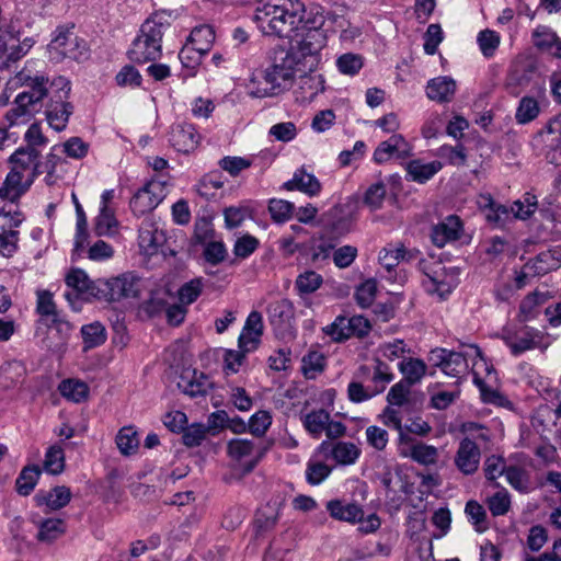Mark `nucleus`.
<instances>
[{"label": "nucleus", "instance_id": "f257e3e1", "mask_svg": "<svg viewBox=\"0 0 561 561\" xmlns=\"http://www.w3.org/2000/svg\"><path fill=\"white\" fill-rule=\"evenodd\" d=\"M278 2L260 4L255 9L254 21L265 35L289 37L300 28L306 7L300 0H278Z\"/></svg>", "mask_w": 561, "mask_h": 561}, {"label": "nucleus", "instance_id": "f03ea898", "mask_svg": "<svg viewBox=\"0 0 561 561\" xmlns=\"http://www.w3.org/2000/svg\"><path fill=\"white\" fill-rule=\"evenodd\" d=\"M39 150L19 148L9 158L11 171L0 187V198L11 203L16 202L41 174Z\"/></svg>", "mask_w": 561, "mask_h": 561}, {"label": "nucleus", "instance_id": "7ed1b4c3", "mask_svg": "<svg viewBox=\"0 0 561 561\" xmlns=\"http://www.w3.org/2000/svg\"><path fill=\"white\" fill-rule=\"evenodd\" d=\"M175 15L171 11L153 12L142 24L128 50L129 59L137 64L157 60L162 54V37Z\"/></svg>", "mask_w": 561, "mask_h": 561}, {"label": "nucleus", "instance_id": "20e7f679", "mask_svg": "<svg viewBox=\"0 0 561 561\" xmlns=\"http://www.w3.org/2000/svg\"><path fill=\"white\" fill-rule=\"evenodd\" d=\"M298 64L295 51L282 50L267 68L252 75L249 83L250 94L255 98L277 95L291 83Z\"/></svg>", "mask_w": 561, "mask_h": 561}, {"label": "nucleus", "instance_id": "39448f33", "mask_svg": "<svg viewBox=\"0 0 561 561\" xmlns=\"http://www.w3.org/2000/svg\"><path fill=\"white\" fill-rule=\"evenodd\" d=\"M49 58L54 62L65 59L80 61L88 56L87 43L73 32V25L59 26L48 45Z\"/></svg>", "mask_w": 561, "mask_h": 561}, {"label": "nucleus", "instance_id": "423d86ee", "mask_svg": "<svg viewBox=\"0 0 561 561\" xmlns=\"http://www.w3.org/2000/svg\"><path fill=\"white\" fill-rule=\"evenodd\" d=\"M50 89L54 95L49 99L46 108V117L51 128L61 131L66 128L73 106L68 102L71 85L65 77H56L51 80Z\"/></svg>", "mask_w": 561, "mask_h": 561}, {"label": "nucleus", "instance_id": "0eeeda50", "mask_svg": "<svg viewBox=\"0 0 561 561\" xmlns=\"http://www.w3.org/2000/svg\"><path fill=\"white\" fill-rule=\"evenodd\" d=\"M66 284L72 289V291H67L65 297L73 307V309H79L76 307V302L78 300H102L104 297L102 291L103 280H91L87 273L80 268L71 270L67 274Z\"/></svg>", "mask_w": 561, "mask_h": 561}, {"label": "nucleus", "instance_id": "6e6552de", "mask_svg": "<svg viewBox=\"0 0 561 561\" xmlns=\"http://www.w3.org/2000/svg\"><path fill=\"white\" fill-rule=\"evenodd\" d=\"M501 337L514 356H519L536 348L545 351L549 346L547 336L542 331L527 325L515 331L504 330Z\"/></svg>", "mask_w": 561, "mask_h": 561}, {"label": "nucleus", "instance_id": "1a4fd4ad", "mask_svg": "<svg viewBox=\"0 0 561 561\" xmlns=\"http://www.w3.org/2000/svg\"><path fill=\"white\" fill-rule=\"evenodd\" d=\"M33 45L32 38L21 39L20 32L12 26L0 27V70L25 56Z\"/></svg>", "mask_w": 561, "mask_h": 561}, {"label": "nucleus", "instance_id": "9d476101", "mask_svg": "<svg viewBox=\"0 0 561 561\" xmlns=\"http://www.w3.org/2000/svg\"><path fill=\"white\" fill-rule=\"evenodd\" d=\"M16 84L25 88L20 94H24L28 103L35 104L37 107H42V101L54 95L50 83L51 81L42 73L32 72L27 68H23L19 71L14 78Z\"/></svg>", "mask_w": 561, "mask_h": 561}, {"label": "nucleus", "instance_id": "9b49d317", "mask_svg": "<svg viewBox=\"0 0 561 561\" xmlns=\"http://www.w3.org/2000/svg\"><path fill=\"white\" fill-rule=\"evenodd\" d=\"M142 289L141 279L133 273H126L108 280H103L102 291L105 301H119L122 299H136Z\"/></svg>", "mask_w": 561, "mask_h": 561}, {"label": "nucleus", "instance_id": "f8f14e48", "mask_svg": "<svg viewBox=\"0 0 561 561\" xmlns=\"http://www.w3.org/2000/svg\"><path fill=\"white\" fill-rule=\"evenodd\" d=\"M165 196V183L151 180L134 194L130 199V209L136 216H142L158 207Z\"/></svg>", "mask_w": 561, "mask_h": 561}, {"label": "nucleus", "instance_id": "ddd939ff", "mask_svg": "<svg viewBox=\"0 0 561 561\" xmlns=\"http://www.w3.org/2000/svg\"><path fill=\"white\" fill-rule=\"evenodd\" d=\"M371 325L363 316L352 318L337 317L334 322L323 328V332L332 340L340 342L351 336L364 337L370 332Z\"/></svg>", "mask_w": 561, "mask_h": 561}, {"label": "nucleus", "instance_id": "4468645a", "mask_svg": "<svg viewBox=\"0 0 561 561\" xmlns=\"http://www.w3.org/2000/svg\"><path fill=\"white\" fill-rule=\"evenodd\" d=\"M23 221L19 211H0V254L10 257L18 249L19 231L15 230Z\"/></svg>", "mask_w": 561, "mask_h": 561}, {"label": "nucleus", "instance_id": "2eb2a0df", "mask_svg": "<svg viewBox=\"0 0 561 561\" xmlns=\"http://www.w3.org/2000/svg\"><path fill=\"white\" fill-rule=\"evenodd\" d=\"M420 270L434 286L440 296L449 294L456 286V274L448 272L440 262L421 261Z\"/></svg>", "mask_w": 561, "mask_h": 561}, {"label": "nucleus", "instance_id": "dca6fc26", "mask_svg": "<svg viewBox=\"0 0 561 561\" xmlns=\"http://www.w3.org/2000/svg\"><path fill=\"white\" fill-rule=\"evenodd\" d=\"M431 360L450 377H460L468 370V360L462 353L436 348L431 352Z\"/></svg>", "mask_w": 561, "mask_h": 561}, {"label": "nucleus", "instance_id": "f3484780", "mask_svg": "<svg viewBox=\"0 0 561 561\" xmlns=\"http://www.w3.org/2000/svg\"><path fill=\"white\" fill-rule=\"evenodd\" d=\"M301 38L296 45L291 46L289 51H295L299 62L301 58L317 57L319 53L327 46L328 35L323 28L302 30Z\"/></svg>", "mask_w": 561, "mask_h": 561}, {"label": "nucleus", "instance_id": "a211bd4d", "mask_svg": "<svg viewBox=\"0 0 561 561\" xmlns=\"http://www.w3.org/2000/svg\"><path fill=\"white\" fill-rule=\"evenodd\" d=\"M412 147L400 134H393L389 139L381 141L374 152V160L383 163L392 157L405 159L411 156Z\"/></svg>", "mask_w": 561, "mask_h": 561}, {"label": "nucleus", "instance_id": "6ab92c4d", "mask_svg": "<svg viewBox=\"0 0 561 561\" xmlns=\"http://www.w3.org/2000/svg\"><path fill=\"white\" fill-rule=\"evenodd\" d=\"M266 453V447L253 440L236 438L228 443V454L236 460H250L249 470L253 469Z\"/></svg>", "mask_w": 561, "mask_h": 561}, {"label": "nucleus", "instance_id": "aec40b11", "mask_svg": "<svg viewBox=\"0 0 561 561\" xmlns=\"http://www.w3.org/2000/svg\"><path fill=\"white\" fill-rule=\"evenodd\" d=\"M201 135L197 133L194 125L188 123H181L173 126L170 135L171 145L179 152L190 153L194 151L199 142Z\"/></svg>", "mask_w": 561, "mask_h": 561}, {"label": "nucleus", "instance_id": "412c9836", "mask_svg": "<svg viewBox=\"0 0 561 561\" xmlns=\"http://www.w3.org/2000/svg\"><path fill=\"white\" fill-rule=\"evenodd\" d=\"M480 458L481 453L478 445L469 438H463L456 453L455 465L463 474H473L479 468Z\"/></svg>", "mask_w": 561, "mask_h": 561}, {"label": "nucleus", "instance_id": "4be33fe9", "mask_svg": "<svg viewBox=\"0 0 561 561\" xmlns=\"http://www.w3.org/2000/svg\"><path fill=\"white\" fill-rule=\"evenodd\" d=\"M461 230L462 224L459 217L450 215L433 227L431 238L436 247L443 248L448 242L458 240Z\"/></svg>", "mask_w": 561, "mask_h": 561}, {"label": "nucleus", "instance_id": "5701e85b", "mask_svg": "<svg viewBox=\"0 0 561 561\" xmlns=\"http://www.w3.org/2000/svg\"><path fill=\"white\" fill-rule=\"evenodd\" d=\"M533 43L537 49L561 59V38L550 27L537 26L533 32Z\"/></svg>", "mask_w": 561, "mask_h": 561}, {"label": "nucleus", "instance_id": "b1692460", "mask_svg": "<svg viewBox=\"0 0 561 561\" xmlns=\"http://www.w3.org/2000/svg\"><path fill=\"white\" fill-rule=\"evenodd\" d=\"M284 188L287 191L296 190L313 197L319 195L322 185L312 173L307 172L305 168H300L295 171L291 180L284 183Z\"/></svg>", "mask_w": 561, "mask_h": 561}, {"label": "nucleus", "instance_id": "393cba45", "mask_svg": "<svg viewBox=\"0 0 561 561\" xmlns=\"http://www.w3.org/2000/svg\"><path fill=\"white\" fill-rule=\"evenodd\" d=\"M456 81L448 76L431 79L426 85V95L432 101L448 103L456 93Z\"/></svg>", "mask_w": 561, "mask_h": 561}, {"label": "nucleus", "instance_id": "a878e982", "mask_svg": "<svg viewBox=\"0 0 561 561\" xmlns=\"http://www.w3.org/2000/svg\"><path fill=\"white\" fill-rule=\"evenodd\" d=\"M561 266V259L558 251L548 250L539 253L534 260L525 265L533 276L545 275Z\"/></svg>", "mask_w": 561, "mask_h": 561}, {"label": "nucleus", "instance_id": "bb28decb", "mask_svg": "<svg viewBox=\"0 0 561 561\" xmlns=\"http://www.w3.org/2000/svg\"><path fill=\"white\" fill-rule=\"evenodd\" d=\"M327 510L333 518L353 524L360 522L364 517V511L355 503L333 500L328 502Z\"/></svg>", "mask_w": 561, "mask_h": 561}, {"label": "nucleus", "instance_id": "cd10ccee", "mask_svg": "<svg viewBox=\"0 0 561 561\" xmlns=\"http://www.w3.org/2000/svg\"><path fill=\"white\" fill-rule=\"evenodd\" d=\"M266 312L274 328H283L294 318V305L288 299L274 300L268 304Z\"/></svg>", "mask_w": 561, "mask_h": 561}, {"label": "nucleus", "instance_id": "c85d7f7f", "mask_svg": "<svg viewBox=\"0 0 561 561\" xmlns=\"http://www.w3.org/2000/svg\"><path fill=\"white\" fill-rule=\"evenodd\" d=\"M24 94H18L13 106L7 112L5 119L10 126L26 123L34 113L39 111L35 104L28 103Z\"/></svg>", "mask_w": 561, "mask_h": 561}, {"label": "nucleus", "instance_id": "c756f323", "mask_svg": "<svg viewBox=\"0 0 561 561\" xmlns=\"http://www.w3.org/2000/svg\"><path fill=\"white\" fill-rule=\"evenodd\" d=\"M442 168V162L437 160L428 163H424L421 160H412L408 163L407 171L412 181L425 183L440 171Z\"/></svg>", "mask_w": 561, "mask_h": 561}, {"label": "nucleus", "instance_id": "7c9ffc66", "mask_svg": "<svg viewBox=\"0 0 561 561\" xmlns=\"http://www.w3.org/2000/svg\"><path fill=\"white\" fill-rule=\"evenodd\" d=\"M164 241V233L152 226L141 227L139 230V248L147 255L156 254Z\"/></svg>", "mask_w": 561, "mask_h": 561}, {"label": "nucleus", "instance_id": "2f4dec72", "mask_svg": "<svg viewBox=\"0 0 561 561\" xmlns=\"http://www.w3.org/2000/svg\"><path fill=\"white\" fill-rule=\"evenodd\" d=\"M179 386L192 398L203 397L211 389V381L203 373L193 371L192 376H183Z\"/></svg>", "mask_w": 561, "mask_h": 561}, {"label": "nucleus", "instance_id": "473e14b6", "mask_svg": "<svg viewBox=\"0 0 561 561\" xmlns=\"http://www.w3.org/2000/svg\"><path fill=\"white\" fill-rule=\"evenodd\" d=\"M35 500L38 505L45 504L53 511L60 510L65 507L71 500L70 489L60 485L50 490L48 493H38L35 496Z\"/></svg>", "mask_w": 561, "mask_h": 561}, {"label": "nucleus", "instance_id": "72a5a7b5", "mask_svg": "<svg viewBox=\"0 0 561 561\" xmlns=\"http://www.w3.org/2000/svg\"><path fill=\"white\" fill-rule=\"evenodd\" d=\"M215 41V32L209 25H199L192 30L187 44L198 54H207Z\"/></svg>", "mask_w": 561, "mask_h": 561}, {"label": "nucleus", "instance_id": "f704fd0d", "mask_svg": "<svg viewBox=\"0 0 561 561\" xmlns=\"http://www.w3.org/2000/svg\"><path fill=\"white\" fill-rule=\"evenodd\" d=\"M280 516V504L268 503L265 506L257 510L255 515V527L260 533H266L272 530Z\"/></svg>", "mask_w": 561, "mask_h": 561}, {"label": "nucleus", "instance_id": "c9c22d12", "mask_svg": "<svg viewBox=\"0 0 561 561\" xmlns=\"http://www.w3.org/2000/svg\"><path fill=\"white\" fill-rule=\"evenodd\" d=\"M413 257V253L408 251L402 244L386 247L379 253V262L388 272L396 267L401 261H409Z\"/></svg>", "mask_w": 561, "mask_h": 561}, {"label": "nucleus", "instance_id": "e433bc0d", "mask_svg": "<svg viewBox=\"0 0 561 561\" xmlns=\"http://www.w3.org/2000/svg\"><path fill=\"white\" fill-rule=\"evenodd\" d=\"M41 469L36 465L24 467L15 481V490L22 496H27L35 489L39 477Z\"/></svg>", "mask_w": 561, "mask_h": 561}, {"label": "nucleus", "instance_id": "4c0bfd02", "mask_svg": "<svg viewBox=\"0 0 561 561\" xmlns=\"http://www.w3.org/2000/svg\"><path fill=\"white\" fill-rule=\"evenodd\" d=\"M60 394L75 403L84 402L89 397V387L77 379L62 380L58 387Z\"/></svg>", "mask_w": 561, "mask_h": 561}, {"label": "nucleus", "instance_id": "58836bf2", "mask_svg": "<svg viewBox=\"0 0 561 561\" xmlns=\"http://www.w3.org/2000/svg\"><path fill=\"white\" fill-rule=\"evenodd\" d=\"M359 455L360 449L351 442H337L331 448L332 458L343 466L353 465Z\"/></svg>", "mask_w": 561, "mask_h": 561}, {"label": "nucleus", "instance_id": "ea45409f", "mask_svg": "<svg viewBox=\"0 0 561 561\" xmlns=\"http://www.w3.org/2000/svg\"><path fill=\"white\" fill-rule=\"evenodd\" d=\"M323 284V277L314 271L300 273L295 280V289L300 297L313 294Z\"/></svg>", "mask_w": 561, "mask_h": 561}, {"label": "nucleus", "instance_id": "a19ab883", "mask_svg": "<svg viewBox=\"0 0 561 561\" xmlns=\"http://www.w3.org/2000/svg\"><path fill=\"white\" fill-rule=\"evenodd\" d=\"M400 371L403 374L407 385L417 383L426 374V364L419 358H408L399 364Z\"/></svg>", "mask_w": 561, "mask_h": 561}, {"label": "nucleus", "instance_id": "79ce46f5", "mask_svg": "<svg viewBox=\"0 0 561 561\" xmlns=\"http://www.w3.org/2000/svg\"><path fill=\"white\" fill-rule=\"evenodd\" d=\"M507 483L515 490L527 493L531 490V478L528 470L519 466H508L505 472Z\"/></svg>", "mask_w": 561, "mask_h": 561}, {"label": "nucleus", "instance_id": "37998d69", "mask_svg": "<svg viewBox=\"0 0 561 561\" xmlns=\"http://www.w3.org/2000/svg\"><path fill=\"white\" fill-rule=\"evenodd\" d=\"M329 419L330 414L324 409L313 410L304 417V426L314 438H319Z\"/></svg>", "mask_w": 561, "mask_h": 561}, {"label": "nucleus", "instance_id": "c03bdc74", "mask_svg": "<svg viewBox=\"0 0 561 561\" xmlns=\"http://www.w3.org/2000/svg\"><path fill=\"white\" fill-rule=\"evenodd\" d=\"M44 469L50 474H60L65 469L64 447L59 444L50 446L44 459Z\"/></svg>", "mask_w": 561, "mask_h": 561}, {"label": "nucleus", "instance_id": "a18cd8bd", "mask_svg": "<svg viewBox=\"0 0 561 561\" xmlns=\"http://www.w3.org/2000/svg\"><path fill=\"white\" fill-rule=\"evenodd\" d=\"M37 539L51 542L65 533V524L59 518H48L38 525Z\"/></svg>", "mask_w": 561, "mask_h": 561}, {"label": "nucleus", "instance_id": "49530a36", "mask_svg": "<svg viewBox=\"0 0 561 561\" xmlns=\"http://www.w3.org/2000/svg\"><path fill=\"white\" fill-rule=\"evenodd\" d=\"M81 334L84 343V348H93L103 344L106 340L104 327L100 322L83 325Z\"/></svg>", "mask_w": 561, "mask_h": 561}, {"label": "nucleus", "instance_id": "de8ad7c7", "mask_svg": "<svg viewBox=\"0 0 561 561\" xmlns=\"http://www.w3.org/2000/svg\"><path fill=\"white\" fill-rule=\"evenodd\" d=\"M116 445L123 455L134 454L139 446L137 432L131 426L123 427L116 436Z\"/></svg>", "mask_w": 561, "mask_h": 561}, {"label": "nucleus", "instance_id": "09e8293b", "mask_svg": "<svg viewBox=\"0 0 561 561\" xmlns=\"http://www.w3.org/2000/svg\"><path fill=\"white\" fill-rule=\"evenodd\" d=\"M409 456L421 465H433L437 461L438 450L436 447L417 443L411 446Z\"/></svg>", "mask_w": 561, "mask_h": 561}, {"label": "nucleus", "instance_id": "8fccbe9b", "mask_svg": "<svg viewBox=\"0 0 561 561\" xmlns=\"http://www.w3.org/2000/svg\"><path fill=\"white\" fill-rule=\"evenodd\" d=\"M117 220L112 209L103 205L95 219V232L99 236H108L115 232Z\"/></svg>", "mask_w": 561, "mask_h": 561}, {"label": "nucleus", "instance_id": "3c124183", "mask_svg": "<svg viewBox=\"0 0 561 561\" xmlns=\"http://www.w3.org/2000/svg\"><path fill=\"white\" fill-rule=\"evenodd\" d=\"M539 114L538 102L534 98L524 96L516 110L515 118L519 124H527L534 121Z\"/></svg>", "mask_w": 561, "mask_h": 561}, {"label": "nucleus", "instance_id": "603ef678", "mask_svg": "<svg viewBox=\"0 0 561 561\" xmlns=\"http://www.w3.org/2000/svg\"><path fill=\"white\" fill-rule=\"evenodd\" d=\"M477 42L482 55L490 58L497 49L501 38L495 31L486 28L478 34Z\"/></svg>", "mask_w": 561, "mask_h": 561}, {"label": "nucleus", "instance_id": "864d4df0", "mask_svg": "<svg viewBox=\"0 0 561 561\" xmlns=\"http://www.w3.org/2000/svg\"><path fill=\"white\" fill-rule=\"evenodd\" d=\"M363 57L358 54L346 53L336 59L339 71L346 76H354L363 68Z\"/></svg>", "mask_w": 561, "mask_h": 561}, {"label": "nucleus", "instance_id": "5fc2aeb1", "mask_svg": "<svg viewBox=\"0 0 561 561\" xmlns=\"http://www.w3.org/2000/svg\"><path fill=\"white\" fill-rule=\"evenodd\" d=\"M488 507L493 516H503L511 508V495L506 489L495 492L488 499Z\"/></svg>", "mask_w": 561, "mask_h": 561}, {"label": "nucleus", "instance_id": "6e6d98bb", "mask_svg": "<svg viewBox=\"0 0 561 561\" xmlns=\"http://www.w3.org/2000/svg\"><path fill=\"white\" fill-rule=\"evenodd\" d=\"M387 188L382 182L371 184L365 192L364 204L371 210L380 209L386 198Z\"/></svg>", "mask_w": 561, "mask_h": 561}, {"label": "nucleus", "instance_id": "4d7b16f0", "mask_svg": "<svg viewBox=\"0 0 561 561\" xmlns=\"http://www.w3.org/2000/svg\"><path fill=\"white\" fill-rule=\"evenodd\" d=\"M331 473V468L322 461L309 460L306 469V479L309 484L318 485Z\"/></svg>", "mask_w": 561, "mask_h": 561}, {"label": "nucleus", "instance_id": "13d9d810", "mask_svg": "<svg viewBox=\"0 0 561 561\" xmlns=\"http://www.w3.org/2000/svg\"><path fill=\"white\" fill-rule=\"evenodd\" d=\"M202 291V278H194L180 287L179 300L182 305H191L201 296Z\"/></svg>", "mask_w": 561, "mask_h": 561}, {"label": "nucleus", "instance_id": "bf43d9fd", "mask_svg": "<svg viewBox=\"0 0 561 561\" xmlns=\"http://www.w3.org/2000/svg\"><path fill=\"white\" fill-rule=\"evenodd\" d=\"M382 392V388L373 389L371 386L364 387L360 382L353 381L347 387V394L352 402L359 403Z\"/></svg>", "mask_w": 561, "mask_h": 561}, {"label": "nucleus", "instance_id": "052dcab7", "mask_svg": "<svg viewBox=\"0 0 561 561\" xmlns=\"http://www.w3.org/2000/svg\"><path fill=\"white\" fill-rule=\"evenodd\" d=\"M377 294V282L367 279L360 284L355 293V299L362 308H368L373 305Z\"/></svg>", "mask_w": 561, "mask_h": 561}, {"label": "nucleus", "instance_id": "680f3d73", "mask_svg": "<svg viewBox=\"0 0 561 561\" xmlns=\"http://www.w3.org/2000/svg\"><path fill=\"white\" fill-rule=\"evenodd\" d=\"M271 217L276 222L288 220L294 211V204L284 199H271L268 204Z\"/></svg>", "mask_w": 561, "mask_h": 561}, {"label": "nucleus", "instance_id": "e2e57ef3", "mask_svg": "<svg viewBox=\"0 0 561 561\" xmlns=\"http://www.w3.org/2000/svg\"><path fill=\"white\" fill-rule=\"evenodd\" d=\"M444 38L443 30L439 24H430L424 34V51L427 55H434L438 45Z\"/></svg>", "mask_w": 561, "mask_h": 561}, {"label": "nucleus", "instance_id": "0e129e2a", "mask_svg": "<svg viewBox=\"0 0 561 561\" xmlns=\"http://www.w3.org/2000/svg\"><path fill=\"white\" fill-rule=\"evenodd\" d=\"M465 512L471 523L474 525L477 531L481 533L486 529V513L481 504H479L477 501H469L466 504Z\"/></svg>", "mask_w": 561, "mask_h": 561}, {"label": "nucleus", "instance_id": "69168bd1", "mask_svg": "<svg viewBox=\"0 0 561 561\" xmlns=\"http://www.w3.org/2000/svg\"><path fill=\"white\" fill-rule=\"evenodd\" d=\"M438 156L446 159L449 164L453 165H465L467 160V154L465 152V147L462 145L458 146H442L438 149Z\"/></svg>", "mask_w": 561, "mask_h": 561}, {"label": "nucleus", "instance_id": "338daca9", "mask_svg": "<svg viewBox=\"0 0 561 561\" xmlns=\"http://www.w3.org/2000/svg\"><path fill=\"white\" fill-rule=\"evenodd\" d=\"M410 387L411 386L407 385L404 381H399L393 385L387 394V401L389 405L400 408L408 403Z\"/></svg>", "mask_w": 561, "mask_h": 561}, {"label": "nucleus", "instance_id": "774afa93", "mask_svg": "<svg viewBox=\"0 0 561 561\" xmlns=\"http://www.w3.org/2000/svg\"><path fill=\"white\" fill-rule=\"evenodd\" d=\"M507 467L502 457L492 455L484 461L485 478L490 481H495L499 477L505 476Z\"/></svg>", "mask_w": 561, "mask_h": 561}]
</instances>
